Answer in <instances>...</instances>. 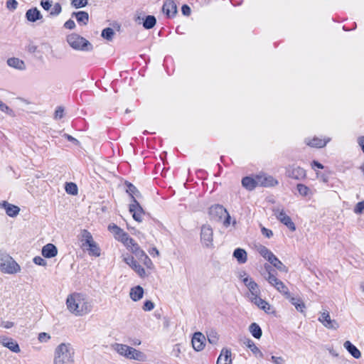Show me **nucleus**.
<instances>
[{
  "label": "nucleus",
  "instance_id": "0e129e2a",
  "mask_svg": "<svg viewBox=\"0 0 364 364\" xmlns=\"http://www.w3.org/2000/svg\"><path fill=\"white\" fill-rule=\"evenodd\" d=\"M262 233L265 235L268 238H270L272 235H273V232L271 230H269L266 228H262Z\"/></svg>",
  "mask_w": 364,
  "mask_h": 364
},
{
  "label": "nucleus",
  "instance_id": "6e6552de",
  "mask_svg": "<svg viewBox=\"0 0 364 364\" xmlns=\"http://www.w3.org/2000/svg\"><path fill=\"white\" fill-rule=\"evenodd\" d=\"M286 175L295 180H303L306 177V171L295 165H289L286 168Z\"/></svg>",
  "mask_w": 364,
  "mask_h": 364
},
{
  "label": "nucleus",
  "instance_id": "6e6d98bb",
  "mask_svg": "<svg viewBox=\"0 0 364 364\" xmlns=\"http://www.w3.org/2000/svg\"><path fill=\"white\" fill-rule=\"evenodd\" d=\"M33 262L36 264L45 267L47 264L46 261L40 256H36L33 258Z\"/></svg>",
  "mask_w": 364,
  "mask_h": 364
},
{
  "label": "nucleus",
  "instance_id": "dca6fc26",
  "mask_svg": "<svg viewBox=\"0 0 364 364\" xmlns=\"http://www.w3.org/2000/svg\"><path fill=\"white\" fill-rule=\"evenodd\" d=\"M257 182L258 186H274L278 184V181L272 176L258 175Z\"/></svg>",
  "mask_w": 364,
  "mask_h": 364
},
{
  "label": "nucleus",
  "instance_id": "09e8293b",
  "mask_svg": "<svg viewBox=\"0 0 364 364\" xmlns=\"http://www.w3.org/2000/svg\"><path fill=\"white\" fill-rule=\"evenodd\" d=\"M131 250L135 255L139 257L141 255H144V252L140 249L138 244L135 243L132 247H130Z\"/></svg>",
  "mask_w": 364,
  "mask_h": 364
},
{
  "label": "nucleus",
  "instance_id": "2eb2a0df",
  "mask_svg": "<svg viewBox=\"0 0 364 364\" xmlns=\"http://www.w3.org/2000/svg\"><path fill=\"white\" fill-rule=\"evenodd\" d=\"M251 301L254 303L259 309L263 310L265 313H274L272 306L267 301L262 299L259 296L257 298L253 297Z\"/></svg>",
  "mask_w": 364,
  "mask_h": 364
},
{
  "label": "nucleus",
  "instance_id": "864d4df0",
  "mask_svg": "<svg viewBox=\"0 0 364 364\" xmlns=\"http://www.w3.org/2000/svg\"><path fill=\"white\" fill-rule=\"evenodd\" d=\"M18 2L16 0H8L6 1V8L9 10L14 11L17 9Z\"/></svg>",
  "mask_w": 364,
  "mask_h": 364
},
{
  "label": "nucleus",
  "instance_id": "a18cd8bd",
  "mask_svg": "<svg viewBox=\"0 0 364 364\" xmlns=\"http://www.w3.org/2000/svg\"><path fill=\"white\" fill-rule=\"evenodd\" d=\"M0 110L6 113L8 115L11 117H15V113L10 107H9L6 104L3 102L0 104Z\"/></svg>",
  "mask_w": 364,
  "mask_h": 364
},
{
  "label": "nucleus",
  "instance_id": "f704fd0d",
  "mask_svg": "<svg viewBox=\"0 0 364 364\" xmlns=\"http://www.w3.org/2000/svg\"><path fill=\"white\" fill-rule=\"evenodd\" d=\"M249 330L252 336L255 337V338H261L262 335V331L259 326L256 323H252L249 327Z\"/></svg>",
  "mask_w": 364,
  "mask_h": 364
},
{
  "label": "nucleus",
  "instance_id": "cd10ccee",
  "mask_svg": "<svg viewBox=\"0 0 364 364\" xmlns=\"http://www.w3.org/2000/svg\"><path fill=\"white\" fill-rule=\"evenodd\" d=\"M242 184L246 189L252 191L258 186L257 177L256 176L255 178H252L251 177L246 176L242 178Z\"/></svg>",
  "mask_w": 364,
  "mask_h": 364
},
{
  "label": "nucleus",
  "instance_id": "5fc2aeb1",
  "mask_svg": "<svg viewBox=\"0 0 364 364\" xmlns=\"http://www.w3.org/2000/svg\"><path fill=\"white\" fill-rule=\"evenodd\" d=\"M364 210V200L358 203L354 208V212L356 214H361Z\"/></svg>",
  "mask_w": 364,
  "mask_h": 364
},
{
  "label": "nucleus",
  "instance_id": "a19ab883",
  "mask_svg": "<svg viewBox=\"0 0 364 364\" xmlns=\"http://www.w3.org/2000/svg\"><path fill=\"white\" fill-rule=\"evenodd\" d=\"M114 35V31L111 28H106L103 29L102 31V34H101L102 38H104L105 39H106L109 41H112Z\"/></svg>",
  "mask_w": 364,
  "mask_h": 364
},
{
  "label": "nucleus",
  "instance_id": "1a4fd4ad",
  "mask_svg": "<svg viewBox=\"0 0 364 364\" xmlns=\"http://www.w3.org/2000/svg\"><path fill=\"white\" fill-rule=\"evenodd\" d=\"M200 239L203 244L207 247L213 246V231L209 225H204L201 228Z\"/></svg>",
  "mask_w": 364,
  "mask_h": 364
},
{
  "label": "nucleus",
  "instance_id": "f03ea898",
  "mask_svg": "<svg viewBox=\"0 0 364 364\" xmlns=\"http://www.w3.org/2000/svg\"><path fill=\"white\" fill-rule=\"evenodd\" d=\"M74 353V349L70 343H60L55 350L54 364L73 363Z\"/></svg>",
  "mask_w": 364,
  "mask_h": 364
},
{
  "label": "nucleus",
  "instance_id": "ddd939ff",
  "mask_svg": "<svg viewBox=\"0 0 364 364\" xmlns=\"http://www.w3.org/2000/svg\"><path fill=\"white\" fill-rule=\"evenodd\" d=\"M124 262L131 267L139 277H144L146 275L144 269L139 264L133 257H128L124 259Z\"/></svg>",
  "mask_w": 364,
  "mask_h": 364
},
{
  "label": "nucleus",
  "instance_id": "39448f33",
  "mask_svg": "<svg viewBox=\"0 0 364 364\" xmlns=\"http://www.w3.org/2000/svg\"><path fill=\"white\" fill-rule=\"evenodd\" d=\"M0 270L6 274H15L20 272L21 267L11 256L0 252Z\"/></svg>",
  "mask_w": 364,
  "mask_h": 364
},
{
  "label": "nucleus",
  "instance_id": "58836bf2",
  "mask_svg": "<svg viewBox=\"0 0 364 364\" xmlns=\"http://www.w3.org/2000/svg\"><path fill=\"white\" fill-rule=\"evenodd\" d=\"M296 188L299 194L302 196H309L312 195V192L310 188L304 184L299 183L297 184Z\"/></svg>",
  "mask_w": 364,
  "mask_h": 364
},
{
  "label": "nucleus",
  "instance_id": "7ed1b4c3",
  "mask_svg": "<svg viewBox=\"0 0 364 364\" xmlns=\"http://www.w3.org/2000/svg\"><path fill=\"white\" fill-rule=\"evenodd\" d=\"M114 349L118 353L129 359L145 361L146 358L142 352L127 345L116 343L114 346Z\"/></svg>",
  "mask_w": 364,
  "mask_h": 364
},
{
  "label": "nucleus",
  "instance_id": "b1692460",
  "mask_svg": "<svg viewBox=\"0 0 364 364\" xmlns=\"http://www.w3.org/2000/svg\"><path fill=\"white\" fill-rule=\"evenodd\" d=\"M9 66L19 70H26V64L24 61L18 58H10L7 60Z\"/></svg>",
  "mask_w": 364,
  "mask_h": 364
},
{
  "label": "nucleus",
  "instance_id": "423d86ee",
  "mask_svg": "<svg viewBox=\"0 0 364 364\" xmlns=\"http://www.w3.org/2000/svg\"><path fill=\"white\" fill-rule=\"evenodd\" d=\"M67 42L75 50H92V44L85 38L76 33H72L67 36Z\"/></svg>",
  "mask_w": 364,
  "mask_h": 364
},
{
  "label": "nucleus",
  "instance_id": "c85d7f7f",
  "mask_svg": "<svg viewBox=\"0 0 364 364\" xmlns=\"http://www.w3.org/2000/svg\"><path fill=\"white\" fill-rule=\"evenodd\" d=\"M144 289L141 286H136L131 289L129 295L131 299L134 301H139L143 297Z\"/></svg>",
  "mask_w": 364,
  "mask_h": 364
},
{
  "label": "nucleus",
  "instance_id": "bb28decb",
  "mask_svg": "<svg viewBox=\"0 0 364 364\" xmlns=\"http://www.w3.org/2000/svg\"><path fill=\"white\" fill-rule=\"evenodd\" d=\"M127 186L126 192L132 198V202L134 203V200H136V198L141 197V193L139 190L131 183L126 181L125 183Z\"/></svg>",
  "mask_w": 364,
  "mask_h": 364
},
{
  "label": "nucleus",
  "instance_id": "338daca9",
  "mask_svg": "<svg viewBox=\"0 0 364 364\" xmlns=\"http://www.w3.org/2000/svg\"><path fill=\"white\" fill-rule=\"evenodd\" d=\"M64 137L66 138L68 141H71V142H73L74 144H79V141L77 139H76L75 138H74L73 136L68 134H65L64 135Z\"/></svg>",
  "mask_w": 364,
  "mask_h": 364
},
{
  "label": "nucleus",
  "instance_id": "de8ad7c7",
  "mask_svg": "<svg viewBox=\"0 0 364 364\" xmlns=\"http://www.w3.org/2000/svg\"><path fill=\"white\" fill-rule=\"evenodd\" d=\"M62 11L61 5L59 3H55L53 8L51 9V11L50 12V14L51 16H58L60 14Z\"/></svg>",
  "mask_w": 364,
  "mask_h": 364
},
{
  "label": "nucleus",
  "instance_id": "9d476101",
  "mask_svg": "<svg viewBox=\"0 0 364 364\" xmlns=\"http://www.w3.org/2000/svg\"><path fill=\"white\" fill-rule=\"evenodd\" d=\"M274 214L277 218L285 225L290 230L294 231L296 226L292 222L291 218L288 216L283 210H279V209H274Z\"/></svg>",
  "mask_w": 364,
  "mask_h": 364
},
{
  "label": "nucleus",
  "instance_id": "4c0bfd02",
  "mask_svg": "<svg viewBox=\"0 0 364 364\" xmlns=\"http://www.w3.org/2000/svg\"><path fill=\"white\" fill-rule=\"evenodd\" d=\"M86 245L89 246V254L95 257L100 255V250L97 246V243L92 240V242L87 243Z\"/></svg>",
  "mask_w": 364,
  "mask_h": 364
},
{
  "label": "nucleus",
  "instance_id": "aec40b11",
  "mask_svg": "<svg viewBox=\"0 0 364 364\" xmlns=\"http://www.w3.org/2000/svg\"><path fill=\"white\" fill-rule=\"evenodd\" d=\"M41 253L46 258H52L57 255L58 249L54 245L48 243L43 247Z\"/></svg>",
  "mask_w": 364,
  "mask_h": 364
},
{
  "label": "nucleus",
  "instance_id": "e433bc0d",
  "mask_svg": "<svg viewBox=\"0 0 364 364\" xmlns=\"http://www.w3.org/2000/svg\"><path fill=\"white\" fill-rule=\"evenodd\" d=\"M156 23V19L155 16L149 15V16H147L146 17V18L144 19V21L143 22V26L146 29H151L153 27H154Z\"/></svg>",
  "mask_w": 364,
  "mask_h": 364
},
{
  "label": "nucleus",
  "instance_id": "72a5a7b5",
  "mask_svg": "<svg viewBox=\"0 0 364 364\" xmlns=\"http://www.w3.org/2000/svg\"><path fill=\"white\" fill-rule=\"evenodd\" d=\"M273 287H274L278 291L283 294L286 298H290L288 287L281 280L277 282Z\"/></svg>",
  "mask_w": 364,
  "mask_h": 364
},
{
  "label": "nucleus",
  "instance_id": "13d9d810",
  "mask_svg": "<svg viewBox=\"0 0 364 364\" xmlns=\"http://www.w3.org/2000/svg\"><path fill=\"white\" fill-rule=\"evenodd\" d=\"M154 308V304L151 301H146L143 306V310L151 311Z\"/></svg>",
  "mask_w": 364,
  "mask_h": 364
},
{
  "label": "nucleus",
  "instance_id": "f3484780",
  "mask_svg": "<svg viewBox=\"0 0 364 364\" xmlns=\"http://www.w3.org/2000/svg\"><path fill=\"white\" fill-rule=\"evenodd\" d=\"M330 138L322 139L318 137H314L312 139H306L305 142L308 146L311 147L323 148L328 141H330Z\"/></svg>",
  "mask_w": 364,
  "mask_h": 364
},
{
  "label": "nucleus",
  "instance_id": "0eeeda50",
  "mask_svg": "<svg viewBox=\"0 0 364 364\" xmlns=\"http://www.w3.org/2000/svg\"><path fill=\"white\" fill-rule=\"evenodd\" d=\"M318 320L328 329L337 330L339 328V323L336 320L331 319L330 314L327 310L320 312Z\"/></svg>",
  "mask_w": 364,
  "mask_h": 364
},
{
  "label": "nucleus",
  "instance_id": "2f4dec72",
  "mask_svg": "<svg viewBox=\"0 0 364 364\" xmlns=\"http://www.w3.org/2000/svg\"><path fill=\"white\" fill-rule=\"evenodd\" d=\"M289 299L290 302L292 305H294L296 309L301 313L304 312L306 309L305 304L302 301V300L299 298H295L290 296V298H287Z\"/></svg>",
  "mask_w": 364,
  "mask_h": 364
},
{
  "label": "nucleus",
  "instance_id": "603ef678",
  "mask_svg": "<svg viewBox=\"0 0 364 364\" xmlns=\"http://www.w3.org/2000/svg\"><path fill=\"white\" fill-rule=\"evenodd\" d=\"M108 230L114 234V237L119 235V233H121L122 230V229L114 224L109 225L108 226Z\"/></svg>",
  "mask_w": 364,
  "mask_h": 364
},
{
  "label": "nucleus",
  "instance_id": "69168bd1",
  "mask_svg": "<svg viewBox=\"0 0 364 364\" xmlns=\"http://www.w3.org/2000/svg\"><path fill=\"white\" fill-rule=\"evenodd\" d=\"M181 11H182L183 14L185 16H189L191 12V8L186 4H185L182 6Z\"/></svg>",
  "mask_w": 364,
  "mask_h": 364
},
{
  "label": "nucleus",
  "instance_id": "4468645a",
  "mask_svg": "<svg viewBox=\"0 0 364 364\" xmlns=\"http://www.w3.org/2000/svg\"><path fill=\"white\" fill-rule=\"evenodd\" d=\"M162 11L168 17H173L177 13V6L173 0H167L164 3Z\"/></svg>",
  "mask_w": 364,
  "mask_h": 364
},
{
  "label": "nucleus",
  "instance_id": "c03bdc74",
  "mask_svg": "<svg viewBox=\"0 0 364 364\" xmlns=\"http://www.w3.org/2000/svg\"><path fill=\"white\" fill-rule=\"evenodd\" d=\"M207 336H208V340L210 343L215 345L218 343V333L216 332L210 331L208 334Z\"/></svg>",
  "mask_w": 364,
  "mask_h": 364
},
{
  "label": "nucleus",
  "instance_id": "4be33fe9",
  "mask_svg": "<svg viewBox=\"0 0 364 364\" xmlns=\"http://www.w3.org/2000/svg\"><path fill=\"white\" fill-rule=\"evenodd\" d=\"M216 364H232L231 351L226 348L223 349Z\"/></svg>",
  "mask_w": 364,
  "mask_h": 364
},
{
  "label": "nucleus",
  "instance_id": "5701e85b",
  "mask_svg": "<svg viewBox=\"0 0 364 364\" xmlns=\"http://www.w3.org/2000/svg\"><path fill=\"white\" fill-rule=\"evenodd\" d=\"M26 18L28 21L35 22L43 18L40 11L37 8L28 9L26 13Z\"/></svg>",
  "mask_w": 364,
  "mask_h": 364
},
{
  "label": "nucleus",
  "instance_id": "8fccbe9b",
  "mask_svg": "<svg viewBox=\"0 0 364 364\" xmlns=\"http://www.w3.org/2000/svg\"><path fill=\"white\" fill-rule=\"evenodd\" d=\"M265 279L268 281V282L272 286H274L276 284V282L279 280L274 274H272L269 271L267 273V276H265Z\"/></svg>",
  "mask_w": 364,
  "mask_h": 364
},
{
  "label": "nucleus",
  "instance_id": "052dcab7",
  "mask_svg": "<svg viewBox=\"0 0 364 364\" xmlns=\"http://www.w3.org/2000/svg\"><path fill=\"white\" fill-rule=\"evenodd\" d=\"M271 360L274 364H285V360L282 357L272 355Z\"/></svg>",
  "mask_w": 364,
  "mask_h": 364
},
{
  "label": "nucleus",
  "instance_id": "bf43d9fd",
  "mask_svg": "<svg viewBox=\"0 0 364 364\" xmlns=\"http://www.w3.org/2000/svg\"><path fill=\"white\" fill-rule=\"evenodd\" d=\"M41 5L46 11H49L52 8L51 1L49 0H41Z\"/></svg>",
  "mask_w": 364,
  "mask_h": 364
},
{
  "label": "nucleus",
  "instance_id": "4d7b16f0",
  "mask_svg": "<svg viewBox=\"0 0 364 364\" xmlns=\"http://www.w3.org/2000/svg\"><path fill=\"white\" fill-rule=\"evenodd\" d=\"M64 109L63 107H58L55 112V119H61L63 117Z\"/></svg>",
  "mask_w": 364,
  "mask_h": 364
},
{
  "label": "nucleus",
  "instance_id": "774afa93",
  "mask_svg": "<svg viewBox=\"0 0 364 364\" xmlns=\"http://www.w3.org/2000/svg\"><path fill=\"white\" fill-rule=\"evenodd\" d=\"M136 242H134V240L129 237V236L128 237V240H127L125 242H124L123 244H124L128 248H130L131 247L133 246V245H134Z\"/></svg>",
  "mask_w": 364,
  "mask_h": 364
},
{
  "label": "nucleus",
  "instance_id": "3c124183",
  "mask_svg": "<svg viewBox=\"0 0 364 364\" xmlns=\"http://www.w3.org/2000/svg\"><path fill=\"white\" fill-rule=\"evenodd\" d=\"M128 237H129V235L122 230V232L119 233V235H116L114 237L117 240H119V241L122 242V243H124L127 240H128Z\"/></svg>",
  "mask_w": 364,
  "mask_h": 364
},
{
  "label": "nucleus",
  "instance_id": "e2e57ef3",
  "mask_svg": "<svg viewBox=\"0 0 364 364\" xmlns=\"http://www.w3.org/2000/svg\"><path fill=\"white\" fill-rule=\"evenodd\" d=\"M64 27L68 29H73L75 27V23L74 21L69 19L65 23Z\"/></svg>",
  "mask_w": 364,
  "mask_h": 364
},
{
  "label": "nucleus",
  "instance_id": "473e14b6",
  "mask_svg": "<svg viewBox=\"0 0 364 364\" xmlns=\"http://www.w3.org/2000/svg\"><path fill=\"white\" fill-rule=\"evenodd\" d=\"M269 262L278 270L287 272L288 268L274 255Z\"/></svg>",
  "mask_w": 364,
  "mask_h": 364
},
{
  "label": "nucleus",
  "instance_id": "c9c22d12",
  "mask_svg": "<svg viewBox=\"0 0 364 364\" xmlns=\"http://www.w3.org/2000/svg\"><path fill=\"white\" fill-rule=\"evenodd\" d=\"M81 236V242H82V246H85L87 243L92 242L93 238L90 232L87 230H82L80 233Z\"/></svg>",
  "mask_w": 364,
  "mask_h": 364
},
{
  "label": "nucleus",
  "instance_id": "a211bd4d",
  "mask_svg": "<svg viewBox=\"0 0 364 364\" xmlns=\"http://www.w3.org/2000/svg\"><path fill=\"white\" fill-rule=\"evenodd\" d=\"M0 206L5 209L6 214L10 217H16L20 212V208L18 206L6 201L0 203Z\"/></svg>",
  "mask_w": 364,
  "mask_h": 364
},
{
  "label": "nucleus",
  "instance_id": "412c9836",
  "mask_svg": "<svg viewBox=\"0 0 364 364\" xmlns=\"http://www.w3.org/2000/svg\"><path fill=\"white\" fill-rule=\"evenodd\" d=\"M1 344L14 353L20 352V348L16 341L11 338H4L1 341Z\"/></svg>",
  "mask_w": 364,
  "mask_h": 364
},
{
  "label": "nucleus",
  "instance_id": "49530a36",
  "mask_svg": "<svg viewBox=\"0 0 364 364\" xmlns=\"http://www.w3.org/2000/svg\"><path fill=\"white\" fill-rule=\"evenodd\" d=\"M139 258L147 268L151 269L153 267V263L151 259L145 253L144 255H141Z\"/></svg>",
  "mask_w": 364,
  "mask_h": 364
},
{
  "label": "nucleus",
  "instance_id": "7c9ffc66",
  "mask_svg": "<svg viewBox=\"0 0 364 364\" xmlns=\"http://www.w3.org/2000/svg\"><path fill=\"white\" fill-rule=\"evenodd\" d=\"M72 16H75L78 23L87 25L89 21V14L86 11L73 12Z\"/></svg>",
  "mask_w": 364,
  "mask_h": 364
},
{
  "label": "nucleus",
  "instance_id": "a878e982",
  "mask_svg": "<svg viewBox=\"0 0 364 364\" xmlns=\"http://www.w3.org/2000/svg\"><path fill=\"white\" fill-rule=\"evenodd\" d=\"M343 347L353 358L358 359L361 357L360 351L349 341H346L343 343Z\"/></svg>",
  "mask_w": 364,
  "mask_h": 364
},
{
  "label": "nucleus",
  "instance_id": "79ce46f5",
  "mask_svg": "<svg viewBox=\"0 0 364 364\" xmlns=\"http://www.w3.org/2000/svg\"><path fill=\"white\" fill-rule=\"evenodd\" d=\"M65 188V191L69 194L73 196L77 194V187L74 183H66Z\"/></svg>",
  "mask_w": 364,
  "mask_h": 364
},
{
  "label": "nucleus",
  "instance_id": "680f3d73",
  "mask_svg": "<svg viewBox=\"0 0 364 364\" xmlns=\"http://www.w3.org/2000/svg\"><path fill=\"white\" fill-rule=\"evenodd\" d=\"M50 336L46 333H41L38 335V340L41 342H46L50 339Z\"/></svg>",
  "mask_w": 364,
  "mask_h": 364
},
{
  "label": "nucleus",
  "instance_id": "20e7f679",
  "mask_svg": "<svg viewBox=\"0 0 364 364\" xmlns=\"http://www.w3.org/2000/svg\"><path fill=\"white\" fill-rule=\"evenodd\" d=\"M209 215L212 220L218 222L223 220V225L228 227L230 224V215L227 210L221 205L216 204L209 208Z\"/></svg>",
  "mask_w": 364,
  "mask_h": 364
},
{
  "label": "nucleus",
  "instance_id": "ea45409f",
  "mask_svg": "<svg viewBox=\"0 0 364 364\" xmlns=\"http://www.w3.org/2000/svg\"><path fill=\"white\" fill-rule=\"evenodd\" d=\"M258 251L259 254L268 261H269L274 255V254L264 246H260Z\"/></svg>",
  "mask_w": 364,
  "mask_h": 364
},
{
  "label": "nucleus",
  "instance_id": "9b49d317",
  "mask_svg": "<svg viewBox=\"0 0 364 364\" xmlns=\"http://www.w3.org/2000/svg\"><path fill=\"white\" fill-rule=\"evenodd\" d=\"M245 285L248 288L250 291L249 299L250 301L252 300L253 297L257 298L260 294V289L257 285V284L252 280V278L249 277H246L242 279Z\"/></svg>",
  "mask_w": 364,
  "mask_h": 364
},
{
  "label": "nucleus",
  "instance_id": "37998d69",
  "mask_svg": "<svg viewBox=\"0 0 364 364\" xmlns=\"http://www.w3.org/2000/svg\"><path fill=\"white\" fill-rule=\"evenodd\" d=\"M87 3V0H72L71 5L76 9H80L86 6Z\"/></svg>",
  "mask_w": 364,
  "mask_h": 364
},
{
  "label": "nucleus",
  "instance_id": "f8f14e48",
  "mask_svg": "<svg viewBox=\"0 0 364 364\" xmlns=\"http://www.w3.org/2000/svg\"><path fill=\"white\" fill-rule=\"evenodd\" d=\"M129 212L132 213L133 218L137 222L142 221V215L144 211L136 200H134V203L129 205Z\"/></svg>",
  "mask_w": 364,
  "mask_h": 364
},
{
  "label": "nucleus",
  "instance_id": "c756f323",
  "mask_svg": "<svg viewBox=\"0 0 364 364\" xmlns=\"http://www.w3.org/2000/svg\"><path fill=\"white\" fill-rule=\"evenodd\" d=\"M233 257L240 264H244L247 262V252L245 250L237 248L233 252Z\"/></svg>",
  "mask_w": 364,
  "mask_h": 364
},
{
  "label": "nucleus",
  "instance_id": "393cba45",
  "mask_svg": "<svg viewBox=\"0 0 364 364\" xmlns=\"http://www.w3.org/2000/svg\"><path fill=\"white\" fill-rule=\"evenodd\" d=\"M242 343L246 346L256 356L259 355L260 358H263L264 355L261 350L256 346L255 343L250 338H245L242 340Z\"/></svg>",
  "mask_w": 364,
  "mask_h": 364
},
{
  "label": "nucleus",
  "instance_id": "f257e3e1",
  "mask_svg": "<svg viewBox=\"0 0 364 364\" xmlns=\"http://www.w3.org/2000/svg\"><path fill=\"white\" fill-rule=\"evenodd\" d=\"M68 311L76 316H82L89 314L92 309V301L82 294L73 293L66 299Z\"/></svg>",
  "mask_w": 364,
  "mask_h": 364
},
{
  "label": "nucleus",
  "instance_id": "6ab92c4d",
  "mask_svg": "<svg viewBox=\"0 0 364 364\" xmlns=\"http://www.w3.org/2000/svg\"><path fill=\"white\" fill-rule=\"evenodd\" d=\"M205 337L201 333H196L193 335V337L192 338V346L193 348L197 350L200 351L203 349L204 348V343L203 340Z\"/></svg>",
  "mask_w": 364,
  "mask_h": 364
}]
</instances>
